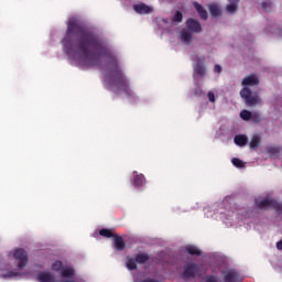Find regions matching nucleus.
<instances>
[{
  "label": "nucleus",
  "instance_id": "35",
  "mask_svg": "<svg viewBox=\"0 0 282 282\" xmlns=\"http://www.w3.org/2000/svg\"><path fill=\"white\" fill-rule=\"evenodd\" d=\"M18 275H19V273L12 272V271H10V272L8 273V276H9L10 279H12V276H18Z\"/></svg>",
  "mask_w": 282,
  "mask_h": 282
},
{
  "label": "nucleus",
  "instance_id": "8",
  "mask_svg": "<svg viewBox=\"0 0 282 282\" xmlns=\"http://www.w3.org/2000/svg\"><path fill=\"white\" fill-rule=\"evenodd\" d=\"M186 28L189 32H193V33L202 32V23H199V21L193 18L187 19Z\"/></svg>",
  "mask_w": 282,
  "mask_h": 282
},
{
  "label": "nucleus",
  "instance_id": "28",
  "mask_svg": "<svg viewBox=\"0 0 282 282\" xmlns=\"http://www.w3.org/2000/svg\"><path fill=\"white\" fill-rule=\"evenodd\" d=\"M74 269L72 268H66V269H63L62 272H61V276H64V278H69V276H74Z\"/></svg>",
  "mask_w": 282,
  "mask_h": 282
},
{
  "label": "nucleus",
  "instance_id": "15",
  "mask_svg": "<svg viewBox=\"0 0 282 282\" xmlns=\"http://www.w3.org/2000/svg\"><path fill=\"white\" fill-rule=\"evenodd\" d=\"M228 3L227 4V12L229 14H235L237 12V9L239 8V0H228Z\"/></svg>",
  "mask_w": 282,
  "mask_h": 282
},
{
  "label": "nucleus",
  "instance_id": "21",
  "mask_svg": "<svg viewBox=\"0 0 282 282\" xmlns=\"http://www.w3.org/2000/svg\"><path fill=\"white\" fill-rule=\"evenodd\" d=\"M127 268L128 270H138V261L135 258H128Z\"/></svg>",
  "mask_w": 282,
  "mask_h": 282
},
{
  "label": "nucleus",
  "instance_id": "2",
  "mask_svg": "<svg viewBox=\"0 0 282 282\" xmlns=\"http://www.w3.org/2000/svg\"><path fill=\"white\" fill-rule=\"evenodd\" d=\"M240 97L245 100L248 107H256V105H261V97H259V95H252V90L248 87H243L240 90Z\"/></svg>",
  "mask_w": 282,
  "mask_h": 282
},
{
  "label": "nucleus",
  "instance_id": "19",
  "mask_svg": "<svg viewBox=\"0 0 282 282\" xmlns=\"http://www.w3.org/2000/svg\"><path fill=\"white\" fill-rule=\"evenodd\" d=\"M134 259L137 263L142 264V263H147V261H149L151 257L149 256V253H138Z\"/></svg>",
  "mask_w": 282,
  "mask_h": 282
},
{
  "label": "nucleus",
  "instance_id": "33",
  "mask_svg": "<svg viewBox=\"0 0 282 282\" xmlns=\"http://www.w3.org/2000/svg\"><path fill=\"white\" fill-rule=\"evenodd\" d=\"M214 72H216V74H221V66L219 64L215 65Z\"/></svg>",
  "mask_w": 282,
  "mask_h": 282
},
{
  "label": "nucleus",
  "instance_id": "4",
  "mask_svg": "<svg viewBox=\"0 0 282 282\" xmlns=\"http://www.w3.org/2000/svg\"><path fill=\"white\" fill-rule=\"evenodd\" d=\"M199 274V265L195 262H191L184 267L183 279L188 281V279H195Z\"/></svg>",
  "mask_w": 282,
  "mask_h": 282
},
{
  "label": "nucleus",
  "instance_id": "29",
  "mask_svg": "<svg viewBox=\"0 0 282 282\" xmlns=\"http://www.w3.org/2000/svg\"><path fill=\"white\" fill-rule=\"evenodd\" d=\"M183 19H184V15L182 14V12L181 11H176V13L174 14L172 21L174 23H182Z\"/></svg>",
  "mask_w": 282,
  "mask_h": 282
},
{
  "label": "nucleus",
  "instance_id": "17",
  "mask_svg": "<svg viewBox=\"0 0 282 282\" xmlns=\"http://www.w3.org/2000/svg\"><path fill=\"white\" fill-rule=\"evenodd\" d=\"M185 252L192 257H202V250L195 246H188L185 248Z\"/></svg>",
  "mask_w": 282,
  "mask_h": 282
},
{
  "label": "nucleus",
  "instance_id": "3",
  "mask_svg": "<svg viewBox=\"0 0 282 282\" xmlns=\"http://www.w3.org/2000/svg\"><path fill=\"white\" fill-rule=\"evenodd\" d=\"M256 206L260 210H263L265 208H273V210H275V213H278V215H281V213H282V204L272 198H264L262 200H257Z\"/></svg>",
  "mask_w": 282,
  "mask_h": 282
},
{
  "label": "nucleus",
  "instance_id": "10",
  "mask_svg": "<svg viewBox=\"0 0 282 282\" xmlns=\"http://www.w3.org/2000/svg\"><path fill=\"white\" fill-rule=\"evenodd\" d=\"M113 247L119 252L124 250V248H127V243L124 242V239H122L120 235L113 236Z\"/></svg>",
  "mask_w": 282,
  "mask_h": 282
},
{
  "label": "nucleus",
  "instance_id": "7",
  "mask_svg": "<svg viewBox=\"0 0 282 282\" xmlns=\"http://www.w3.org/2000/svg\"><path fill=\"white\" fill-rule=\"evenodd\" d=\"M206 58L204 56H196V64L194 65V72L197 76H206Z\"/></svg>",
  "mask_w": 282,
  "mask_h": 282
},
{
  "label": "nucleus",
  "instance_id": "13",
  "mask_svg": "<svg viewBox=\"0 0 282 282\" xmlns=\"http://www.w3.org/2000/svg\"><path fill=\"white\" fill-rule=\"evenodd\" d=\"M36 279L40 282H55L56 281V279L50 272H45V271L37 273Z\"/></svg>",
  "mask_w": 282,
  "mask_h": 282
},
{
  "label": "nucleus",
  "instance_id": "36",
  "mask_svg": "<svg viewBox=\"0 0 282 282\" xmlns=\"http://www.w3.org/2000/svg\"><path fill=\"white\" fill-rule=\"evenodd\" d=\"M276 248L278 250H282V240L276 242Z\"/></svg>",
  "mask_w": 282,
  "mask_h": 282
},
{
  "label": "nucleus",
  "instance_id": "6",
  "mask_svg": "<svg viewBox=\"0 0 282 282\" xmlns=\"http://www.w3.org/2000/svg\"><path fill=\"white\" fill-rule=\"evenodd\" d=\"M224 282H243V279L235 269L223 271Z\"/></svg>",
  "mask_w": 282,
  "mask_h": 282
},
{
  "label": "nucleus",
  "instance_id": "27",
  "mask_svg": "<svg viewBox=\"0 0 282 282\" xmlns=\"http://www.w3.org/2000/svg\"><path fill=\"white\" fill-rule=\"evenodd\" d=\"M263 120V117H261V113H259L258 111L251 112V121L254 122L256 124H258L259 122H261Z\"/></svg>",
  "mask_w": 282,
  "mask_h": 282
},
{
  "label": "nucleus",
  "instance_id": "26",
  "mask_svg": "<svg viewBox=\"0 0 282 282\" xmlns=\"http://www.w3.org/2000/svg\"><path fill=\"white\" fill-rule=\"evenodd\" d=\"M240 118H241L242 120H245L246 122H248V121H250L251 118H252V112L249 111V110H242V111L240 112Z\"/></svg>",
  "mask_w": 282,
  "mask_h": 282
},
{
  "label": "nucleus",
  "instance_id": "5",
  "mask_svg": "<svg viewBox=\"0 0 282 282\" xmlns=\"http://www.w3.org/2000/svg\"><path fill=\"white\" fill-rule=\"evenodd\" d=\"M13 258L18 261L19 270H23L28 265V252L24 249H17L13 252Z\"/></svg>",
  "mask_w": 282,
  "mask_h": 282
},
{
  "label": "nucleus",
  "instance_id": "1",
  "mask_svg": "<svg viewBox=\"0 0 282 282\" xmlns=\"http://www.w3.org/2000/svg\"><path fill=\"white\" fill-rule=\"evenodd\" d=\"M62 45L69 58L76 61L80 67L100 65V56H106L109 61L108 65L111 67L109 87H117L120 91L129 94V79L120 69L118 57L98 35L80 25L75 19L68 20Z\"/></svg>",
  "mask_w": 282,
  "mask_h": 282
},
{
  "label": "nucleus",
  "instance_id": "31",
  "mask_svg": "<svg viewBox=\"0 0 282 282\" xmlns=\"http://www.w3.org/2000/svg\"><path fill=\"white\" fill-rule=\"evenodd\" d=\"M205 282H219L217 275L210 274L205 276Z\"/></svg>",
  "mask_w": 282,
  "mask_h": 282
},
{
  "label": "nucleus",
  "instance_id": "20",
  "mask_svg": "<svg viewBox=\"0 0 282 282\" xmlns=\"http://www.w3.org/2000/svg\"><path fill=\"white\" fill-rule=\"evenodd\" d=\"M99 235H100V237H106L107 239H111V237H116V235H113V231H111V229H107V228L100 229Z\"/></svg>",
  "mask_w": 282,
  "mask_h": 282
},
{
  "label": "nucleus",
  "instance_id": "34",
  "mask_svg": "<svg viewBox=\"0 0 282 282\" xmlns=\"http://www.w3.org/2000/svg\"><path fill=\"white\" fill-rule=\"evenodd\" d=\"M270 6H271L270 2H262L263 10H268V8H270Z\"/></svg>",
  "mask_w": 282,
  "mask_h": 282
},
{
  "label": "nucleus",
  "instance_id": "14",
  "mask_svg": "<svg viewBox=\"0 0 282 282\" xmlns=\"http://www.w3.org/2000/svg\"><path fill=\"white\" fill-rule=\"evenodd\" d=\"M193 6L196 12H198V17H200L203 21H206L208 19V11H206V9H204V7L197 2H193Z\"/></svg>",
  "mask_w": 282,
  "mask_h": 282
},
{
  "label": "nucleus",
  "instance_id": "9",
  "mask_svg": "<svg viewBox=\"0 0 282 282\" xmlns=\"http://www.w3.org/2000/svg\"><path fill=\"white\" fill-rule=\"evenodd\" d=\"M133 10L137 12V14H151V12H153V9L143 2L134 4Z\"/></svg>",
  "mask_w": 282,
  "mask_h": 282
},
{
  "label": "nucleus",
  "instance_id": "23",
  "mask_svg": "<svg viewBox=\"0 0 282 282\" xmlns=\"http://www.w3.org/2000/svg\"><path fill=\"white\" fill-rule=\"evenodd\" d=\"M181 40L184 43H191L193 41V34L188 33L187 31H183L181 33Z\"/></svg>",
  "mask_w": 282,
  "mask_h": 282
},
{
  "label": "nucleus",
  "instance_id": "11",
  "mask_svg": "<svg viewBox=\"0 0 282 282\" xmlns=\"http://www.w3.org/2000/svg\"><path fill=\"white\" fill-rule=\"evenodd\" d=\"M144 184H147V178L144 177V174H138V172H133V186L140 188L144 186Z\"/></svg>",
  "mask_w": 282,
  "mask_h": 282
},
{
  "label": "nucleus",
  "instance_id": "32",
  "mask_svg": "<svg viewBox=\"0 0 282 282\" xmlns=\"http://www.w3.org/2000/svg\"><path fill=\"white\" fill-rule=\"evenodd\" d=\"M207 98H208L209 102H215V93L208 91Z\"/></svg>",
  "mask_w": 282,
  "mask_h": 282
},
{
  "label": "nucleus",
  "instance_id": "18",
  "mask_svg": "<svg viewBox=\"0 0 282 282\" xmlns=\"http://www.w3.org/2000/svg\"><path fill=\"white\" fill-rule=\"evenodd\" d=\"M259 144H261V137L259 134H254L249 143L250 149H258Z\"/></svg>",
  "mask_w": 282,
  "mask_h": 282
},
{
  "label": "nucleus",
  "instance_id": "30",
  "mask_svg": "<svg viewBox=\"0 0 282 282\" xmlns=\"http://www.w3.org/2000/svg\"><path fill=\"white\" fill-rule=\"evenodd\" d=\"M62 269L63 262L61 260H57L52 264V270H54L55 272H61Z\"/></svg>",
  "mask_w": 282,
  "mask_h": 282
},
{
  "label": "nucleus",
  "instance_id": "25",
  "mask_svg": "<svg viewBox=\"0 0 282 282\" xmlns=\"http://www.w3.org/2000/svg\"><path fill=\"white\" fill-rule=\"evenodd\" d=\"M231 163L234 164V166H236V169H246V163H243V161H241V159L234 158L231 160Z\"/></svg>",
  "mask_w": 282,
  "mask_h": 282
},
{
  "label": "nucleus",
  "instance_id": "12",
  "mask_svg": "<svg viewBox=\"0 0 282 282\" xmlns=\"http://www.w3.org/2000/svg\"><path fill=\"white\" fill-rule=\"evenodd\" d=\"M242 85L245 87H254V85H259V77L257 75H249L242 79Z\"/></svg>",
  "mask_w": 282,
  "mask_h": 282
},
{
  "label": "nucleus",
  "instance_id": "16",
  "mask_svg": "<svg viewBox=\"0 0 282 282\" xmlns=\"http://www.w3.org/2000/svg\"><path fill=\"white\" fill-rule=\"evenodd\" d=\"M234 142L237 147H246L248 144V137L238 134L234 138Z\"/></svg>",
  "mask_w": 282,
  "mask_h": 282
},
{
  "label": "nucleus",
  "instance_id": "24",
  "mask_svg": "<svg viewBox=\"0 0 282 282\" xmlns=\"http://www.w3.org/2000/svg\"><path fill=\"white\" fill-rule=\"evenodd\" d=\"M267 153L270 155H274L275 158L281 154V148L280 147H270L267 149Z\"/></svg>",
  "mask_w": 282,
  "mask_h": 282
},
{
  "label": "nucleus",
  "instance_id": "22",
  "mask_svg": "<svg viewBox=\"0 0 282 282\" xmlns=\"http://www.w3.org/2000/svg\"><path fill=\"white\" fill-rule=\"evenodd\" d=\"M209 12L212 17H219L221 14V10H219V7L217 4H210Z\"/></svg>",
  "mask_w": 282,
  "mask_h": 282
},
{
  "label": "nucleus",
  "instance_id": "37",
  "mask_svg": "<svg viewBox=\"0 0 282 282\" xmlns=\"http://www.w3.org/2000/svg\"><path fill=\"white\" fill-rule=\"evenodd\" d=\"M141 282H158L155 279H144Z\"/></svg>",
  "mask_w": 282,
  "mask_h": 282
}]
</instances>
